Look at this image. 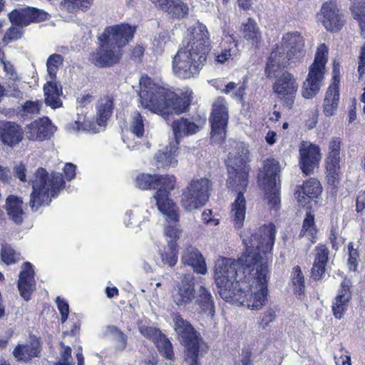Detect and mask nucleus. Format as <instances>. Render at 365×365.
<instances>
[{
	"label": "nucleus",
	"instance_id": "obj_59",
	"mask_svg": "<svg viewBox=\"0 0 365 365\" xmlns=\"http://www.w3.org/2000/svg\"><path fill=\"white\" fill-rule=\"evenodd\" d=\"M56 304L58 309L61 315V321L64 323L68 317L69 314V305L65 299L61 297H57L56 299Z\"/></svg>",
	"mask_w": 365,
	"mask_h": 365
},
{
	"label": "nucleus",
	"instance_id": "obj_58",
	"mask_svg": "<svg viewBox=\"0 0 365 365\" xmlns=\"http://www.w3.org/2000/svg\"><path fill=\"white\" fill-rule=\"evenodd\" d=\"M326 174L328 183L331 185H335L340 180L341 175V168L326 166Z\"/></svg>",
	"mask_w": 365,
	"mask_h": 365
},
{
	"label": "nucleus",
	"instance_id": "obj_16",
	"mask_svg": "<svg viewBox=\"0 0 365 365\" xmlns=\"http://www.w3.org/2000/svg\"><path fill=\"white\" fill-rule=\"evenodd\" d=\"M317 19L327 31L334 32L340 30L344 24L343 15L335 1L324 2L317 14Z\"/></svg>",
	"mask_w": 365,
	"mask_h": 365
},
{
	"label": "nucleus",
	"instance_id": "obj_33",
	"mask_svg": "<svg viewBox=\"0 0 365 365\" xmlns=\"http://www.w3.org/2000/svg\"><path fill=\"white\" fill-rule=\"evenodd\" d=\"M172 128L175 139V143L178 145L181 138L193 135L199 130V127L194 122L184 118L174 120Z\"/></svg>",
	"mask_w": 365,
	"mask_h": 365
},
{
	"label": "nucleus",
	"instance_id": "obj_40",
	"mask_svg": "<svg viewBox=\"0 0 365 365\" xmlns=\"http://www.w3.org/2000/svg\"><path fill=\"white\" fill-rule=\"evenodd\" d=\"M158 253L161 258L163 264L173 267L176 264L178 257L177 244L168 242L166 246L158 248Z\"/></svg>",
	"mask_w": 365,
	"mask_h": 365
},
{
	"label": "nucleus",
	"instance_id": "obj_10",
	"mask_svg": "<svg viewBox=\"0 0 365 365\" xmlns=\"http://www.w3.org/2000/svg\"><path fill=\"white\" fill-rule=\"evenodd\" d=\"M279 172V162L274 159H267L264 162L263 170L260 171L258 176L268 204L275 210L279 209L280 204V184L277 180Z\"/></svg>",
	"mask_w": 365,
	"mask_h": 365
},
{
	"label": "nucleus",
	"instance_id": "obj_54",
	"mask_svg": "<svg viewBox=\"0 0 365 365\" xmlns=\"http://www.w3.org/2000/svg\"><path fill=\"white\" fill-rule=\"evenodd\" d=\"M107 331L113 335L117 342V348L120 350H124L127 345V336L114 326L108 327Z\"/></svg>",
	"mask_w": 365,
	"mask_h": 365
},
{
	"label": "nucleus",
	"instance_id": "obj_57",
	"mask_svg": "<svg viewBox=\"0 0 365 365\" xmlns=\"http://www.w3.org/2000/svg\"><path fill=\"white\" fill-rule=\"evenodd\" d=\"M348 251H349V259H348L349 268L351 271H356L357 265H358V259L359 258V255L357 250L354 247V244L352 242L349 243Z\"/></svg>",
	"mask_w": 365,
	"mask_h": 365
},
{
	"label": "nucleus",
	"instance_id": "obj_35",
	"mask_svg": "<svg viewBox=\"0 0 365 365\" xmlns=\"http://www.w3.org/2000/svg\"><path fill=\"white\" fill-rule=\"evenodd\" d=\"M106 125H100L96 116V120L86 119L85 117H78V120L71 123L68 125L70 132H88L91 133H97L105 128Z\"/></svg>",
	"mask_w": 365,
	"mask_h": 365
},
{
	"label": "nucleus",
	"instance_id": "obj_29",
	"mask_svg": "<svg viewBox=\"0 0 365 365\" xmlns=\"http://www.w3.org/2000/svg\"><path fill=\"white\" fill-rule=\"evenodd\" d=\"M195 293V304L200 312L211 317H213L215 313V304L210 289L205 285H200Z\"/></svg>",
	"mask_w": 365,
	"mask_h": 365
},
{
	"label": "nucleus",
	"instance_id": "obj_13",
	"mask_svg": "<svg viewBox=\"0 0 365 365\" xmlns=\"http://www.w3.org/2000/svg\"><path fill=\"white\" fill-rule=\"evenodd\" d=\"M183 46L202 56H207L210 51V33L205 25L197 22L187 30Z\"/></svg>",
	"mask_w": 365,
	"mask_h": 365
},
{
	"label": "nucleus",
	"instance_id": "obj_52",
	"mask_svg": "<svg viewBox=\"0 0 365 365\" xmlns=\"http://www.w3.org/2000/svg\"><path fill=\"white\" fill-rule=\"evenodd\" d=\"M351 10L354 18L359 24L361 35L365 38V0L352 6Z\"/></svg>",
	"mask_w": 365,
	"mask_h": 365
},
{
	"label": "nucleus",
	"instance_id": "obj_53",
	"mask_svg": "<svg viewBox=\"0 0 365 365\" xmlns=\"http://www.w3.org/2000/svg\"><path fill=\"white\" fill-rule=\"evenodd\" d=\"M180 218V210H178V220L175 222L168 221L166 219V222L170 224H174L166 226L165 228V235L167 237L168 242H175L176 240L179 238L180 234V230L179 228V225L178 222H179Z\"/></svg>",
	"mask_w": 365,
	"mask_h": 365
},
{
	"label": "nucleus",
	"instance_id": "obj_64",
	"mask_svg": "<svg viewBox=\"0 0 365 365\" xmlns=\"http://www.w3.org/2000/svg\"><path fill=\"white\" fill-rule=\"evenodd\" d=\"M358 73L359 75V78H361L362 77V76L365 73V43L362 46V47L361 48V54L359 56Z\"/></svg>",
	"mask_w": 365,
	"mask_h": 365
},
{
	"label": "nucleus",
	"instance_id": "obj_41",
	"mask_svg": "<svg viewBox=\"0 0 365 365\" xmlns=\"http://www.w3.org/2000/svg\"><path fill=\"white\" fill-rule=\"evenodd\" d=\"M317 232L318 230L315 225L314 216L311 212H307L303 221L299 237H305L312 243H314L316 242Z\"/></svg>",
	"mask_w": 365,
	"mask_h": 365
},
{
	"label": "nucleus",
	"instance_id": "obj_22",
	"mask_svg": "<svg viewBox=\"0 0 365 365\" xmlns=\"http://www.w3.org/2000/svg\"><path fill=\"white\" fill-rule=\"evenodd\" d=\"M139 331L145 337L152 340L156 345L158 349L162 354L168 359L173 356V346L170 341L161 331L155 327L145 325L139 326Z\"/></svg>",
	"mask_w": 365,
	"mask_h": 365
},
{
	"label": "nucleus",
	"instance_id": "obj_4",
	"mask_svg": "<svg viewBox=\"0 0 365 365\" xmlns=\"http://www.w3.org/2000/svg\"><path fill=\"white\" fill-rule=\"evenodd\" d=\"M176 178L174 175H159L146 173L139 174L135 184L141 190L157 189L153 200L159 212L168 221L178 220V207L170 197V192L174 190Z\"/></svg>",
	"mask_w": 365,
	"mask_h": 365
},
{
	"label": "nucleus",
	"instance_id": "obj_7",
	"mask_svg": "<svg viewBox=\"0 0 365 365\" xmlns=\"http://www.w3.org/2000/svg\"><path fill=\"white\" fill-rule=\"evenodd\" d=\"M242 255L236 261L226 257H220L215 265V281L220 297L226 301L231 299L234 289H237L244 282L243 267L240 262Z\"/></svg>",
	"mask_w": 365,
	"mask_h": 365
},
{
	"label": "nucleus",
	"instance_id": "obj_34",
	"mask_svg": "<svg viewBox=\"0 0 365 365\" xmlns=\"http://www.w3.org/2000/svg\"><path fill=\"white\" fill-rule=\"evenodd\" d=\"M155 4L163 11L178 19L185 17L189 10L187 4L181 0H157Z\"/></svg>",
	"mask_w": 365,
	"mask_h": 365
},
{
	"label": "nucleus",
	"instance_id": "obj_1",
	"mask_svg": "<svg viewBox=\"0 0 365 365\" xmlns=\"http://www.w3.org/2000/svg\"><path fill=\"white\" fill-rule=\"evenodd\" d=\"M275 235V226L269 223L259 227L250 237L243 236L246 250L240 262L245 280L226 302L250 309H260L265 305L270 277L267 262L272 258Z\"/></svg>",
	"mask_w": 365,
	"mask_h": 365
},
{
	"label": "nucleus",
	"instance_id": "obj_21",
	"mask_svg": "<svg viewBox=\"0 0 365 365\" xmlns=\"http://www.w3.org/2000/svg\"><path fill=\"white\" fill-rule=\"evenodd\" d=\"M352 282L345 278L340 284L336 297L332 302V312L335 318L341 319L347 311L352 297Z\"/></svg>",
	"mask_w": 365,
	"mask_h": 365
},
{
	"label": "nucleus",
	"instance_id": "obj_19",
	"mask_svg": "<svg viewBox=\"0 0 365 365\" xmlns=\"http://www.w3.org/2000/svg\"><path fill=\"white\" fill-rule=\"evenodd\" d=\"M174 327L176 334L185 346V351H198L200 344V335L192 325L180 316L174 318Z\"/></svg>",
	"mask_w": 365,
	"mask_h": 365
},
{
	"label": "nucleus",
	"instance_id": "obj_62",
	"mask_svg": "<svg viewBox=\"0 0 365 365\" xmlns=\"http://www.w3.org/2000/svg\"><path fill=\"white\" fill-rule=\"evenodd\" d=\"M76 167L75 165L72 163H66L63 168V173L65 175V177L68 180H73L76 175Z\"/></svg>",
	"mask_w": 365,
	"mask_h": 365
},
{
	"label": "nucleus",
	"instance_id": "obj_24",
	"mask_svg": "<svg viewBox=\"0 0 365 365\" xmlns=\"http://www.w3.org/2000/svg\"><path fill=\"white\" fill-rule=\"evenodd\" d=\"M56 130L48 118H43L35 120L28 125L26 129V136L31 140H39L48 139Z\"/></svg>",
	"mask_w": 365,
	"mask_h": 365
},
{
	"label": "nucleus",
	"instance_id": "obj_55",
	"mask_svg": "<svg viewBox=\"0 0 365 365\" xmlns=\"http://www.w3.org/2000/svg\"><path fill=\"white\" fill-rule=\"evenodd\" d=\"M0 61L3 65L6 76L13 82L14 85L17 82H19L20 79L17 72L15 71L14 66L11 62L5 60L4 54H3L2 56H0Z\"/></svg>",
	"mask_w": 365,
	"mask_h": 365
},
{
	"label": "nucleus",
	"instance_id": "obj_26",
	"mask_svg": "<svg viewBox=\"0 0 365 365\" xmlns=\"http://www.w3.org/2000/svg\"><path fill=\"white\" fill-rule=\"evenodd\" d=\"M181 262L185 265L190 266L197 274H205L207 272L205 259L201 252L195 247L190 246L183 250Z\"/></svg>",
	"mask_w": 365,
	"mask_h": 365
},
{
	"label": "nucleus",
	"instance_id": "obj_50",
	"mask_svg": "<svg viewBox=\"0 0 365 365\" xmlns=\"http://www.w3.org/2000/svg\"><path fill=\"white\" fill-rule=\"evenodd\" d=\"M237 43H230L228 48H225L220 51L215 53V61L223 64L230 59L232 60L237 56Z\"/></svg>",
	"mask_w": 365,
	"mask_h": 365
},
{
	"label": "nucleus",
	"instance_id": "obj_46",
	"mask_svg": "<svg viewBox=\"0 0 365 365\" xmlns=\"http://www.w3.org/2000/svg\"><path fill=\"white\" fill-rule=\"evenodd\" d=\"M302 194L308 198H317L322 192L320 182L314 178L308 180L301 187Z\"/></svg>",
	"mask_w": 365,
	"mask_h": 365
},
{
	"label": "nucleus",
	"instance_id": "obj_23",
	"mask_svg": "<svg viewBox=\"0 0 365 365\" xmlns=\"http://www.w3.org/2000/svg\"><path fill=\"white\" fill-rule=\"evenodd\" d=\"M300 167L302 172L309 175L321 159L319 148L316 145L303 143L299 148Z\"/></svg>",
	"mask_w": 365,
	"mask_h": 365
},
{
	"label": "nucleus",
	"instance_id": "obj_27",
	"mask_svg": "<svg viewBox=\"0 0 365 365\" xmlns=\"http://www.w3.org/2000/svg\"><path fill=\"white\" fill-rule=\"evenodd\" d=\"M0 138L4 144L11 147L18 145L23 139V131L14 122L0 121Z\"/></svg>",
	"mask_w": 365,
	"mask_h": 365
},
{
	"label": "nucleus",
	"instance_id": "obj_44",
	"mask_svg": "<svg viewBox=\"0 0 365 365\" xmlns=\"http://www.w3.org/2000/svg\"><path fill=\"white\" fill-rule=\"evenodd\" d=\"M63 61V56L57 53H53L48 58L46 61V80H56L57 72L62 66Z\"/></svg>",
	"mask_w": 365,
	"mask_h": 365
},
{
	"label": "nucleus",
	"instance_id": "obj_11",
	"mask_svg": "<svg viewBox=\"0 0 365 365\" xmlns=\"http://www.w3.org/2000/svg\"><path fill=\"white\" fill-rule=\"evenodd\" d=\"M207 58L183 46L178 50L173 59V71L182 79H188L198 74Z\"/></svg>",
	"mask_w": 365,
	"mask_h": 365
},
{
	"label": "nucleus",
	"instance_id": "obj_9",
	"mask_svg": "<svg viewBox=\"0 0 365 365\" xmlns=\"http://www.w3.org/2000/svg\"><path fill=\"white\" fill-rule=\"evenodd\" d=\"M212 181L207 178H194L182 190L181 205L185 210L193 211L205 205L212 189Z\"/></svg>",
	"mask_w": 365,
	"mask_h": 365
},
{
	"label": "nucleus",
	"instance_id": "obj_3",
	"mask_svg": "<svg viewBox=\"0 0 365 365\" xmlns=\"http://www.w3.org/2000/svg\"><path fill=\"white\" fill-rule=\"evenodd\" d=\"M139 84L140 103L153 113L163 116L179 115L189 103L188 98H176L174 92L153 83L147 76L140 78Z\"/></svg>",
	"mask_w": 365,
	"mask_h": 365
},
{
	"label": "nucleus",
	"instance_id": "obj_2",
	"mask_svg": "<svg viewBox=\"0 0 365 365\" xmlns=\"http://www.w3.org/2000/svg\"><path fill=\"white\" fill-rule=\"evenodd\" d=\"M230 149L226 160L227 187L237 195L231 205L230 217L236 228L242 227L246 215V200L243 195L248 183L249 168L247 165L249 151L242 142H230Z\"/></svg>",
	"mask_w": 365,
	"mask_h": 365
},
{
	"label": "nucleus",
	"instance_id": "obj_38",
	"mask_svg": "<svg viewBox=\"0 0 365 365\" xmlns=\"http://www.w3.org/2000/svg\"><path fill=\"white\" fill-rule=\"evenodd\" d=\"M22 205L23 201L16 196L9 195L6 198L5 208L7 215L16 224H21L23 222L24 212Z\"/></svg>",
	"mask_w": 365,
	"mask_h": 365
},
{
	"label": "nucleus",
	"instance_id": "obj_15",
	"mask_svg": "<svg viewBox=\"0 0 365 365\" xmlns=\"http://www.w3.org/2000/svg\"><path fill=\"white\" fill-rule=\"evenodd\" d=\"M273 91L278 98L291 108L298 91V83L292 73L285 72L276 79L273 84Z\"/></svg>",
	"mask_w": 365,
	"mask_h": 365
},
{
	"label": "nucleus",
	"instance_id": "obj_30",
	"mask_svg": "<svg viewBox=\"0 0 365 365\" xmlns=\"http://www.w3.org/2000/svg\"><path fill=\"white\" fill-rule=\"evenodd\" d=\"M44 102L53 109L62 106L60 96L62 95V86L56 80H46L43 86Z\"/></svg>",
	"mask_w": 365,
	"mask_h": 365
},
{
	"label": "nucleus",
	"instance_id": "obj_48",
	"mask_svg": "<svg viewBox=\"0 0 365 365\" xmlns=\"http://www.w3.org/2000/svg\"><path fill=\"white\" fill-rule=\"evenodd\" d=\"M246 86L245 83L237 84L235 82H229L224 86L222 93L227 95H231L232 98L236 101H241L243 99Z\"/></svg>",
	"mask_w": 365,
	"mask_h": 365
},
{
	"label": "nucleus",
	"instance_id": "obj_37",
	"mask_svg": "<svg viewBox=\"0 0 365 365\" xmlns=\"http://www.w3.org/2000/svg\"><path fill=\"white\" fill-rule=\"evenodd\" d=\"M339 101V91L337 83L329 86L324 100L323 108L326 116L333 115L337 110Z\"/></svg>",
	"mask_w": 365,
	"mask_h": 365
},
{
	"label": "nucleus",
	"instance_id": "obj_43",
	"mask_svg": "<svg viewBox=\"0 0 365 365\" xmlns=\"http://www.w3.org/2000/svg\"><path fill=\"white\" fill-rule=\"evenodd\" d=\"M146 120L138 111L134 112L130 118L128 130L137 138H142L145 133Z\"/></svg>",
	"mask_w": 365,
	"mask_h": 365
},
{
	"label": "nucleus",
	"instance_id": "obj_12",
	"mask_svg": "<svg viewBox=\"0 0 365 365\" xmlns=\"http://www.w3.org/2000/svg\"><path fill=\"white\" fill-rule=\"evenodd\" d=\"M228 119V104L225 98L219 96L212 103L210 117L211 140L213 143H220L225 138Z\"/></svg>",
	"mask_w": 365,
	"mask_h": 365
},
{
	"label": "nucleus",
	"instance_id": "obj_39",
	"mask_svg": "<svg viewBox=\"0 0 365 365\" xmlns=\"http://www.w3.org/2000/svg\"><path fill=\"white\" fill-rule=\"evenodd\" d=\"M113 110V101L110 96L101 98L96 106V116L100 125H106L108 120L112 115Z\"/></svg>",
	"mask_w": 365,
	"mask_h": 365
},
{
	"label": "nucleus",
	"instance_id": "obj_45",
	"mask_svg": "<svg viewBox=\"0 0 365 365\" xmlns=\"http://www.w3.org/2000/svg\"><path fill=\"white\" fill-rule=\"evenodd\" d=\"M93 0H62L61 8L68 12L74 13L78 10L86 11L93 4Z\"/></svg>",
	"mask_w": 365,
	"mask_h": 365
},
{
	"label": "nucleus",
	"instance_id": "obj_28",
	"mask_svg": "<svg viewBox=\"0 0 365 365\" xmlns=\"http://www.w3.org/2000/svg\"><path fill=\"white\" fill-rule=\"evenodd\" d=\"M178 145L170 143L164 149L158 150L155 155V163L157 168H175L178 165Z\"/></svg>",
	"mask_w": 365,
	"mask_h": 365
},
{
	"label": "nucleus",
	"instance_id": "obj_5",
	"mask_svg": "<svg viewBox=\"0 0 365 365\" xmlns=\"http://www.w3.org/2000/svg\"><path fill=\"white\" fill-rule=\"evenodd\" d=\"M304 38L299 32H288L283 35L280 44L272 51L268 58L266 67L267 77H277L282 69L299 61L304 56Z\"/></svg>",
	"mask_w": 365,
	"mask_h": 365
},
{
	"label": "nucleus",
	"instance_id": "obj_6",
	"mask_svg": "<svg viewBox=\"0 0 365 365\" xmlns=\"http://www.w3.org/2000/svg\"><path fill=\"white\" fill-rule=\"evenodd\" d=\"M29 181L33 188L29 205L34 212L38 211L41 206L49 205L51 198L56 197L64 187L60 173L48 175L43 168H38Z\"/></svg>",
	"mask_w": 365,
	"mask_h": 365
},
{
	"label": "nucleus",
	"instance_id": "obj_20",
	"mask_svg": "<svg viewBox=\"0 0 365 365\" xmlns=\"http://www.w3.org/2000/svg\"><path fill=\"white\" fill-rule=\"evenodd\" d=\"M195 279L192 275L185 276L176 286L173 294L174 303L178 307L190 305L195 297Z\"/></svg>",
	"mask_w": 365,
	"mask_h": 365
},
{
	"label": "nucleus",
	"instance_id": "obj_60",
	"mask_svg": "<svg viewBox=\"0 0 365 365\" xmlns=\"http://www.w3.org/2000/svg\"><path fill=\"white\" fill-rule=\"evenodd\" d=\"M39 110L40 104L38 101H26L22 106L23 115H36Z\"/></svg>",
	"mask_w": 365,
	"mask_h": 365
},
{
	"label": "nucleus",
	"instance_id": "obj_56",
	"mask_svg": "<svg viewBox=\"0 0 365 365\" xmlns=\"http://www.w3.org/2000/svg\"><path fill=\"white\" fill-rule=\"evenodd\" d=\"M23 35L22 28L16 25H13L7 30L3 41L8 44L12 41L18 40L21 38Z\"/></svg>",
	"mask_w": 365,
	"mask_h": 365
},
{
	"label": "nucleus",
	"instance_id": "obj_47",
	"mask_svg": "<svg viewBox=\"0 0 365 365\" xmlns=\"http://www.w3.org/2000/svg\"><path fill=\"white\" fill-rule=\"evenodd\" d=\"M243 34L247 40L256 43L261 38V32L257 23L250 18L243 25Z\"/></svg>",
	"mask_w": 365,
	"mask_h": 365
},
{
	"label": "nucleus",
	"instance_id": "obj_14",
	"mask_svg": "<svg viewBox=\"0 0 365 365\" xmlns=\"http://www.w3.org/2000/svg\"><path fill=\"white\" fill-rule=\"evenodd\" d=\"M99 46L89 54V61L101 68L110 67L119 62L122 56L121 50L112 45L106 39L98 36Z\"/></svg>",
	"mask_w": 365,
	"mask_h": 365
},
{
	"label": "nucleus",
	"instance_id": "obj_51",
	"mask_svg": "<svg viewBox=\"0 0 365 365\" xmlns=\"http://www.w3.org/2000/svg\"><path fill=\"white\" fill-rule=\"evenodd\" d=\"M1 257L2 261L9 265L19 262L21 255L11 245H4L1 247Z\"/></svg>",
	"mask_w": 365,
	"mask_h": 365
},
{
	"label": "nucleus",
	"instance_id": "obj_42",
	"mask_svg": "<svg viewBox=\"0 0 365 365\" xmlns=\"http://www.w3.org/2000/svg\"><path fill=\"white\" fill-rule=\"evenodd\" d=\"M341 141L339 138H333L329 146V153L326 160V166L341 168L340 161Z\"/></svg>",
	"mask_w": 365,
	"mask_h": 365
},
{
	"label": "nucleus",
	"instance_id": "obj_8",
	"mask_svg": "<svg viewBox=\"0 0 365 365\" xmlns=\"http://www.w3.org/2000/svg\"><path fill=\"white\" fill-rule=\"evenodd\" d=\"M327 59L328 48L322 43L317 48L314 62L309 68L302 88V95L304 98L312 99L319 93L323 84Z\"/></svg>",
	"mask_w": 365,
	"mask_h": 365
},
{
	"label": "nucleus",
	"instance_id": "obj_25",
	"mask_svg": "<svg viewBox=\"0 0 365 365\" xmlns=\"http://www.w3.org/2000/svg\"><path fill=\"white\" fill-rule=\"evenodd\" d=\"M34 266L29 262L21 265L19 274L18 289L20 295L26 300L31 299L33 291L36 289Z\"/></svg>",
	"mask_w": 365,
	"mask_h": 365
},
{
	"label": "nucleus",
	"instance_id": "obj_31",
	"mask_svg": "<svg viewBox=\"0 0 365 365\" xmlns=\"http://www.w3.org/2000/svg\"><path fill=\"white\" fill-rule=\"evenodd\" d=\"M150 213L148 210H143L138 206H134L132 209L126 211L124 217V224L130 228H139L144 222L149 221Z\"/></svg>",
	"mask_w": 365,
	"mask_h": 365
},
{
	"label": "nucleus",
	"instance_id": "obj_61",
	"mask_svg": "<svg viewBox=\"0 0 365 365\" xmlns=\"http://www.w3.org/2000/svg\"><path fill=\"white\" fill-rule=\"evenodd\" d=\"M198 351H185L182 365H198Z\"/></svg>",
	"mask_w": 365,
	"mask_h": 365
},
{
	"label": "nucleus",
	"instance_id": "obj_49",
	"mask_svg": "<svg viewBox=\"0 0 365 365\" xmlns=\"http://www.w3.org/2000/svg\"><path fill=\"white\" fill-rule=\"evenodd\" d=\"M292 282L294 292L301 294L304 292V277L299 266L294 267L292 272Z\"/></svg>",
	"mask_w": 365,
	"mask_h": 365
},
{
	"label": "nucleus",
	"instance_id": "obj_32",
	"mask_svg": "<svg viewBox=\"0 0 365 365\" xmlns=\"http://www.w3.org/2000/svg\"><path fill=\"white\" fill-rule=\"evenodd\" d=\"M329 253V249L326 245H320L316 247L315 259L312 268V274L314 279H319L324 274Z\"/></svg>",
	"mask_w": 365,
	"mask_h": 365
},
{
	"label": "nucleus",
	"instance_id": "obj_17",
	"mask_svg": "<svg viewBox=\"0 0 365 365\" xmlns=\"http://www.w3.org/2000/svg\"><path fill=\"white\" fill-rule=\"evenodd\" d=\"M48 16V14L44 10L30 6L15 9L9 14L11 23L21 28L31 23L44 21Z\"/></svg>",
	"mask_w": 365,
	"mask_h": 365
},
{
	"label": "nucleus",
	"instance_id": "obj_63",
	"mask_svg": "<svg viewBox=\"0 0 365 365\" xmlns=\"http://www.w3.org/2000/svg\"><path fill=\"white\" fill-rule=\"evenodd\" d=\"M211 216L212 210L206 209L202 212L201 219L205 224L212 223L215 226L217 225L220 223L219 220L212 218Z\"/></svg>",
	"mask_w": 365,
	"mask_h": 365
},
{
	"label": "nucleus",
	"instance_id": "obj_36",
	"mask_svg": "<svg viewBox=\"0 0 365 365\" xmlns=\"http://www.w3.org/2000/svg\"><path fill=\"white\" fill-rule=\"evenodd\" d=\"M40 352V344L37 339H31L29 344L18 345L13 351L14 356L19 361H28L36 357Z\"/></svg>",
	"mask_w": 365,
	"mask_h": 365
},
{
	"label": "nucleus",
	"instance_id": "obj_18",
	"mask_svg": "<svg viewBox=\"0 0 365 365\" xmlns=\"http://www.w3.org/2000/svg\"><path fill=\"white\" fill-rule=\"evenodd\" d=\"M135 32V26L121 24L106 27L101 36L120 50L133 39Z\"/></svg>",
	"mask_w": 365,
	"mask_h": 365
}]
</instances>
